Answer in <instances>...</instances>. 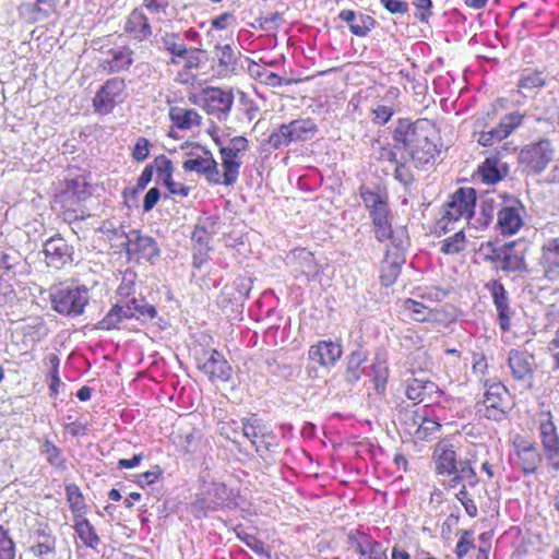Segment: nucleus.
<instances>
[{
    "label": "nucleus",
    "instance_id": "1",
    "mask_svg": "<svg viewBox=\"0 0 559 559\" xmlns=\"http://www.w3.org/2000/svg\"><path fill=\"white\" fill-rule=\"evenodd\" d=\"M186 158L182 163L185 173H197L212 186L233 187L239 179L243 156L249 151V140L237 135L227 145H221L219 164L213 153L199 143H186Z\"/></svg>",
    "mask_w": 559,
    "mask_h": 559
},
{
    "label": "nucleus",
    "instance_id": "2",
    "mask_svg": "<svg viewBox=\"0 0 559 559\" xmlns=\"http://www.w3.org/2000/svg\"><path fill=\"white\" fill-rule=\"evenodd\" d=\"M537 428L543 453L535 441L523 435H515L511 440L515 464L523 475L535 474L543 459L549 471H559V435L550 412L539 414Z\"/></svg>",
    "mask_w": 559,
    "mask_h": 559
},
{
    "label": "nucleus",
    "instance_id": "3",
    "mask_svg": "<svg viewBox=\"0 0 559 559\" xmlns=\"http://www.w3.org/2000/svg\"><path fill=\"white\" fill-rule=\"evenodd\" d=\"M394 148L407 156L415 168L427 170L437 164L441 143L436 132L418 128L412 122H400L393 131Z\"/></svg>",
    "mask_w": 559,
    "mask_h": 559
},
{
    "label": "nucleus",
    "instance_id": "4",
    "mask_svg": "<svg viewBox=\"0 0 559 559\" xmlns=\"http://www.w3.org/2000/svg\"><path fill=\"white\" fill-rule=\"evenodd\" d=\"M476 190L460 187L451 193L441 209V216L431 226V234L441 237L455 229L461 219L471 221L475 214Z\"/></svg>",
    "mask_w": 559,
    "mask_h": 559
},
{
    "label": "nucleus",
    "instance_id": "5",
    "mask_svg": "<svg viewBox=\"0 0 559 559\" xmlns=\"http://www.w3.org/2000/svg\"><path fill=\"white\" fill-rule=\"evenodd\" d=\"M435 472L441 476H453L451 486L454 487L464 479H469L471 484L476 483V472L469 460L457 461L456 451L447 440L439 441L432 452Z\"/></svg>",
    "mask_w": 559,
    "mask_h": 559
},
{
    "label": "nucleus",
    "instance_id": "6",
    "mask_svg": "<svg viewBox=\"0 0 559 559\" xmlns=\"http://www.w3.org/2000/svg\"><path fill=\"white\" fill-rule=\"evenodd\" d=\"M126 80L119 76L107 79L95 93L92 106L98 115H109L127 98Z\"/></svg>",
    "mask_w": 559,
    "mask_h": 559
},
{
    "label": "nucleus",
    "instance_id": "7",
    "mask_svg": "<svg viewBox=\"0 0 559 559\" xmlns=\"http://www.w3.org/2000/svg\"><path fill=\"white\" fill-rule=\"evenodd\" d=\"M486 391L484 397L477 403L478 412L490 420L500 421L506 418L509 409L508 389L501 382L488 383L485 380Z\"/></svg>",
    "mask_w": 559,
    "mask_h": 559
},
{
    "label": "nucleus",
    "instance_id": "8",
    "mask_svg": "<svg viewBox=\"0 0 559 559\" xmlns=\"http://www.w3.org/2000/svg\"><path fill=\"white\" fill-rule=\"evenodd\" d=\"M218 219L213 216L200 219L191 235L193 266L200 269L209 261L212 237L217 233Z\"/></svg>",
    "mask_w": 559,
    "mask_h": 559
},
{
    "label": "nucleus",
    "instance_id": "9",
    "mask_svg": "<svg viewBox=\"0 0 559 559\" xmlns=\"http://www.w3.org/2000/svg\"><path fill=\"white\" fill-rule=\"evenodd\" d=\"M555 148L548 139H542L521 148L520 164L530 173L540 174L554 158Z\"/></svg>",
    "mask_w": 559,
    "mask_h": 559
},
{
    "label": "nucleus",
    "instance_id": "10",
    "mask_svg": "<svg viewBox=\"0 0 559 559\" xmlns=\"http://www.w3.org/2000/svg\"><path fill=\"white\" fill-rule=\"evenodd\" d=\"M51 305L55 311L60 314H82L88 302L87 289L85 287H60L50 295Z\"/></svg>",
    "mask_w": 559,
    "mask_h": 559
},
{
    "label": "nucleus",
    "instance_id": "11",
    "mask_svg": "<svg viewBox=\"0 0 559 559\" xmlns=\"http://www.w3.org/2000/svg\"><path fill=\"white\" fill-rule=\"evenodd\" d=\"M98 68L106 74L127 72L134 62V51L129 45H115L100 50Z\"/></svg>",
    "mask_w": 559,
    "mask_h": 559
},
{
    "label": "nucleus",
    "instance_id": "12",
    "mask_svg": "<svg viewBox=\"0 0 559 559\" xmlns=\"http://www.w3.org/2000/svg\"><path fill=\"white\" fill-rule=\"evenodd\" d=\"M124 249L128 259L136 262H152L160 253L156 240L151 236L143 235L139 229L129 230Z\"/></svg>",
    "mask_w": 559,
    "mask_h": 559
},
{
    "label": "nucleus",
    "instance_id": "13",
    "mask_svg": "<svg viewBox=\"0 0 559 559\" xmlns=\"http://www.w3.org/2000/svg\"><path fill=\"white\" fill-rule=\"evenodd\" d=\"M59 187L55 201L66 213H76V207L90 195L88 183L83 178L66 179Z\"/></svg>",
    "mask_w": 559,
    "mask_h": 559
},
{
    "label": "nucleus",
    "instance_id": "14",
    "mask_svg": "<svg viewBox=\"0 0 559 559\" xmlns=\"http://www.w3.org/2000/svg\"><path fill=\"white\" fill-rule=\"evenodd\" d=\"M492 548V533L484 532L479 534L477 544H475L474 533L471 530L460 532V538L455 546L457 559H463L472 549L475 550L472 559H489Z\"/></svg>",
    "mask_w": 559,
    "mask_h": 559
},
{
    "label": "nucleus",
    "instance_id": "15",
    "mask_svg": "<svg viewBox=\"0 0 559 559\" xmlns=\"http://www.w3.org/2000/svg\"><path fill=\"white\" fill-rule=\"evenodd\" d=\"M489 292L498 316V324L502 332H510L514 310L511 307L509 293L498 280H490L485 284Z\"/></svg>",
    "mask_w": 559,
    "mask_h": 559
},
{
    "label": "nucleus",
    "instance_id": "16",
    "mask_svg": "<svg viewBox=\"0 0 559 559\" xmlns=\"http://www.w3.org/2000/svg\"><path fill=\"white\" fill-rule=\"evenodd\" d=\"M524 206L516 199L506 200L497 213V227L504 236H512L520 231L524 225Z\"/></svg>",
    "mask_w": 559,
    "mask_h": 559
},
{
    "label": "nucleus",
    "instance_id": "17",
    "mask_svg": "<svg viewBox=\"0 0 559 559\" xmlns=\"http://www.w3.org/2000/svg\"><path fill=\"white\" fill-rule=\"evenodd\" d=\"M46 264L61 270L73 260V248L60 236L55 235L44 243Z\"/></svg>",
    "mask_w": 559,
    "mask_h": 559
},
{
    "label": "nucleus",
    "instance_id": "18",
    "mask_svg": "<svg viewBox=\"0 0 559 559\" xmlns=\"http://www.w3.org/2000/svg\"><path fill=\"white\" fill-rule=\"evenodd\" d=\"M343 355L340 342L320 340L308 349V359L322 368H333Z\"/></svg>",
    "mask_w": 559,
    "mask_h": 559
},
{
    "label": "nucleus",
    "instance_id": "19",
    "mask_svg": "<svg viewBox=\"0 0 559 559\" xmlns=\"http://www.w3.org/2000/svg\"><path fill=\"white\" fill-rule=\"evenodd\" d=\"M201 55L202 50L198 48H189L183 53H180L179 57L169 59L168 63L170 66L183 70V72H177L176 81L179 83L188 84L195 79V76L191 74V71L200 67L202 62Z\"/></svg>",
    "mask_w": 559,
    "mask_h": 559
},
{
    "label": "nucleus",
    "instance_id": "20",
    "mask_svg": "<svg viewBox=\"0 0 559 559\" xmlns=\"http://www.w3.org/2000/svg\"><path fill=\"white\" fill-rule=\"evenodd\" d=\"M539 265L546 280L550 282L559 280V237L548 239L542 246Z\"/></svg>",
    "mask_w": 559,
    "mask_h": 559
},
{
    "label": "nucleus",
    "instance_id": "21",
    "mask_svg": "<svg viewBox=\"0 0 559 559\" xmlns=\"http://www.w3.org/2000/svg\"><path fill=\"white\" fill-rule=\"evenodd\" d=\"M349 539L359 559H389L382 544L370 535L357 531L350 534Z\"/></svg>",
    "mask_w": 559,
    "mask_h": 559
},
{
    "label": "nucleus",
    "instance_id": "22",
    "mask_svg": "<svg viewBox=\"0 0 559 559\" xmlns=\"http://www.w3.org/2000/svg\"><path fill=\"white\" fill-rule=\"evenodd\" d=\"M199 369L207 376L209 380L212 382H227L233 373L231 366L217 349L211 352L207 360L199 365Z\"/></svg>",
    "mask_w": 559,
    "mask_h": 559
},
{
    "label": "nucleus",
    "instance_id": "23",
    "mask_svg": "<svg viewBox=\"0 0 559 559\" xmlns=\"http://www.w3.org/2000/svg\"><path fill=\"white\" fill-rule=\"evenodd\" d=\"M60 0H35L20 5V15L27 23L44 21L57 13Z\"/></svg>",
    "mask_w": 559,
    "mask_h": 559
},
{
    "label": "nucleus",
    "instance_id": "24",
    "mask_svg": "<svg viewBox=\"0 0 559 559\" xmlns=\"http://www.w3.org/2000/svg\"><path fill=\"white\" fill-rule=\"evenodd\" d=\"M234 104L230 91L218 87H209L203 91V106L209 114H226Z\"/></svg>",
    "mask_w": 559,
    "mask_h": 559
},
{
    "label": "nucleus",
    "instance_id": "25",
    "mask_svg": "<svg viewBox=\"0 0 559 559\" xmlns=\"http://www.w3.org/2000/svg\"><path fill=\"white\" fill-rule=\"evenodd\" d=\"M124 33L139 41L148 39L152 36V27L148 17L139 9H134L128 15L124 26Z\"/></svg>",
    "mask_w": 559,
    "mask_h": 559
},
{
    "label": "nucleus",
    "instance_id": "26",
    "mask_svg": "<svg viewBox=\"0 0 559 559\" xmlns=\"http://www.w3.org/2000/svg\"><path fill=\"white\" fill-rule=\"evenodd\" d=\"M477 173L484 183L496 185L508 176L509 167L498 155H493L478 166Z\"/></svg>",
    "mask_w": 559,
    "mask_h": 559
},
{
    "label": "nucleus",
    "instance_id": "27",
    "mask_svg": "<svg viewBox=\"0 0 559 559\" xmlns=\"http://www.w3.org/2000/svg\"><path fill=\"white\" fill-rule=\"evenodd\" d=\"M359 195L369 212V215L389 210V195L384 189H371L365 185L359 187Z\"/></svg>",
    "mask_w": 559,
    "mask_h": 559
},
{
    "label": "nucleus",
    "instance_id": "28",
    "mask_svg": "<svg viewBox=\"0 0 559 559\" xmlns=\"http://www.w3.org/2000/svg\"><path fill=\"white\" fill-rule=\"evenodd\" d=\"M169 118L179 130H191L202 124V116L193 108L173 106L169 108Z\"/></svg>",
    "mask_w": 559,
    "mask_h": 559
},
{
    "label": "nucleus",
    "instance_id": "29",
    "mask_svg": "<svg viewBox=\"0 0 559 559\" xmlns=\"http://www.w3.org/2000/svg\"><path fill=\"white\" fill-rule=\"evenodd\" d=\"M399 153H401V151L395 150L393 146L385 151V157L388 160L395 164L394 178L404 186H409L414 182L415 176L408 165L409 160H407V156L402 153L401 158H399Z\"/></svg>",
    "mask_w": 559,
    "mask_h": 559
},
{
    "label": "nucleus",
    "instance_id": "30",
    "mask_svg": "<svg viewBox=\"0 0 559 559\" xmlns=\"http://www.w3.org/2000/svg\"><path fill=\"white\" fill-rule=\"evenodd\" d=\"M241 430L243 436L250 440L257 452H262L263 444H265V448L267 449V438L274 439L273 436L264 433L263 426L261 425L260 420L255 418L243 419L241 424Z\"/></svg>",
    "mask_w": 559,
    "mask_h": 559
},
{
    "label": "nucleus",
    "instance_id": "31",
    "mask_svg": "<svg viewBox=\"0 0 559 559\" xmlns=\"http://www.w3.org/2000/svg\"><path fill=\"white\" fill-rule=\"evenodd\" d=\"M73 521V530L82 544L86 548L97 549L100 544V537L96 532L95 526L91 523V521L85 516L78 518Z\"/></svg>",
    "mask_w": 559,
    "mask_h": 559
},
{
    "label": "nucleus",
    "instance_id": "32",
    "mask_svg": "<svg viewBox=\"0 0 559 559\" xmlns=\"http://www.w3.org/2000/svg\"><path fill=\"white\" fill-rule=\"evenodd\" d=\"M367 361V355L362 350H354L346 358V365L344 370V380L347 383H356L360 380L365 372V362Z\"/></svg>",
    "mask_w": 559,
    "mask_h": 559
},
{
    "label": "nucleus",
    "instance_id": "33",
    "mask_svg": "<svg viewBox=\"0 0 559 559\" xmlns=\"http://www.w3.org/2000/svg\"><path fill=\"white\" fill-rule=\"evenodd\" d=\"M402 309L407 313L408 318L416 322H433L437 321V311L430 309L423 302L406 298L402 302Z\"/></svg>",
    "mask_w": 559,
    "mask_h": 559
},
{
    "label": "nucleus",
    "instance_id": "34",
    "mask_svg": "<svg viewBox=\"0 0 559 559\" xmlns=\"http://www.w3.org/2000/svg\"><path fill=\"white\" fill-rule=\"evenodd\" d=\"M293 142H305L314 136L318 126L311 118H299L287 123Z\"/></svg>",
    "mask_w": 559,
    "mask_h": 559
},
{
    "label": "nucleus",
    "instance_id": "35",
    "mask_svg": "<svg viewBox=\"0 0 559 559\" xmlns=\"http://www.w3.org/2000/svg\"><path fill=\"white\" fill-rule=\"evenodd\" d=\"M67 502L72 513V520L85 516L88 511L82 490L76 484H67L64 487Z\"/></svg>",
    "mask_w": 559,
    "mask_h": 559
},
{
    "label": "nucleus",
    "instance_id": "36",
    "mask_svg": "<svg viewBox=\"0 0 559 559\" xmlns=\"http://www.w3.org/2000/svg\"><path fill=\"white\" fill-rule=\"evenodd\" d=\"M508 364L514 379L526 380L532 378L533 369L525 353L518 349L510 350Z\"/></svg>",
    "mask_w": 559,
    "mask_h": 559
},
{
    "label": "nucleus",
    "instance_id": "37",
    "mask_svg": "<svg viewBox=\"0 0 559 559\" xmlns=\"http://www.w3.org/2000/svg\"><path fill=\"white\" fill-rule=\"evenodd\" d=\"M526 266L525 252L515 250L514 241L506 246L502 269L509 272H518L526 270Z\"/></svg>",
    "mask_w": 559,
    "mask_h": 559
},
{
    "label": "nucleus",
    "instance_id": "38",
    "mask_svg": "<svg viewBox=\"0 0 559 559\" xmlns=\"http://www.w3.org/2000/svg\"><path fill=\"white\" fill-rule=\"evenodd\" d=\"M525 115L521 112H511L504 115L499 123L493 128L496 133V141L507 139L516 128H519L524 120Z\"/></svg>",
    "mask_w": 559,
    "mask_h": 559
},
{
    "label": "nucleus",
    "instance_id": "39",
    "mask_svg": "<svg viewBox=\"0 0 559 559\" xmlns=\"http://www.w3.org/2000/svg\"><path fill=\"white\" fill-rule=\"evenodd\" d=\"M44 364L49 367V372L47 374V378L49 379V394L52 397H57L61 386V379L59 374L60 358L57 354L51 353L44 358Z\"/></svg>",
    "mask_w": 559,
    "mask_h": 559
},
{
    "label": "nucleus",
    "instance_id": "40",
    "mask_svg": "<svg viewBox=\"0 0 559 559\" xmlns=\"http://www.w3.org/2000/svg\"><path fill=\"white\" fill-rule=\"evenodd\" d=\"M370 217L376 238L380 242L391 239L393 229L389 219V210L371 214Z\"/></svg>",
    "mask_w": 559,
    "mask_h": 559
},
{
    "label": "nucleus",
    "instance_id": "41",
    "mask_svg": "<svg viewBox=\"0 0 559 559\" xmlns=\"http://www.w3.org/2000/svg\"><path fill=\"white\" fill-rule=\"evenodd\" d=\"M40 453L46 456L47 462L55 468L66 469L67 460L62 454L60 448H58L52 441L45 439L40 445Z\"/></svg>",
    "mask_w": 559,
    "mask_h": 559
},
{
    "label": "nucleus",
    "instance_id": "42",
    "mask_svg": "<svg viewBox=\"0 0 559 559\" xmlns=\"http://www.w3.org/2000/svg\"><path fill=\"white\" fill-rule=\"evenodd\" d=\"M467 238L461 229L441 241L440 252L447 255L461 253L466 249Z\"/></svg>",
    "mask_w": 559,
    "mask_h": 559
},
{
    "label": "nucleus",
    "instance_id": "43",
    "mask_svg": "<svg viewBox=\"0 0 559 559\" xmlns=\"http://www.w3.org/2000/svg\"><path fill=\"white\" fill-rule=\"evenodd\" d=\"M45 535L44 542H37L29 546L28 552L37 559H52L57 552V540L56 537Z\"/></svg>",
    "mask_w": 559,
    "mask_h": 559
},
{
    "label": "nucleus",
    "instance_id": "44",
    "mask_svg": "<svg viewBox=\"0 0 559 559\" xmlns=\"http://www.w3.org/2000/svg\"><path fill=\"white\" fill-rule=\"evenodd\" d=\"M249 70L260 81V83L271 87H280L284 84L288 85L292 83V81L285 82L282 76L265 68L260 67L258 63H253Z\"/></svg>",
    "mask_w": 559,
    "mask_h": 559
},
{
    "label": "nucleus",
    "instance_id": "45",
    "mask_svg": "<svg viewBox=\"0 0 559 559\" xmlns=\"http://www.w3.org/2000/svg\"><path fill=\"white\" fill-rule=\"evenodd\" d=\"M441 424L435 418H423L415 431V438L418 441L430 442L437 438L440 432Z\"/></svg>",
    "mask_w": 559,
    "mask_h": 559
},
{
    "label": "nucleus",
    "instance_id": "46",
    "mask_svg": "<svg viewBox=\"0 0 559 559\" xmlns=\"http://www.w3.org/2000/svg\"><path fill=\"white\" fill-rule=\"evenodd\" d=\"M151 164L153 171L157 174L158 181L166 186L173 179L174 175V164L171 159L160 154L156 156Z\"/></svg>",
    "mask_w": 559,
    "mask_h": 559
},
{
    "label": "nucleus",
    "instance_id": "47",
    "mask_svg": "<svg viewBox=\"0 0 559 559\" xmlns=\"http://www.w3.org/2000/svg\"><path fill=\"white\" fill-rule=\"evenodd\" d=\"M546 85V79L543 71L526 70L524 71L518 82L519 90H535Z\"/></svg>",
    "mask_w": 559,
    "mask_h": 559
},
{
    "label": "nucleus",
    "instance_id": "48",
    "mask_svg": "<svg viewBox=\"0 0 559 559\" xmlns=\"http://www.w3.org/2000/svg\"><path fill=\"white\" fill-rule=\"evenodd\" d=\"M401 272V265L396 261H391L388 255L381 263L380 281L384 286L393 285Z\"/></svg>",
    "mask_w": 559,
    "mask_h": 559
},
{
    "label": "nucleus",
    "instance_id": "49",
    "mask_svg": "<svg viewBox=\"0 0 559 559\" xmlns=\"http://www.w3.org/2000/svg\"><path fill=\"white\" fill-rule=\"evenodd\" d=\"M290 143H293V140L287 123L278 126L267 138V144L273 150L288 146Z\"/></svg>",
    "mask_w": 559,
    "mask_h": 559
},
{
    "label": "nucleus",
    "instance_id": "50",
    "mask_svg": "<svg viewBox=\"0 0 559 559\" xmlns=\"http://www.w3.org/2000/svg\"><path fill=\"white\" fill-rule=\"evenodd\" d=\"M16 545L10 531L0 525V559H15Z\"/></svg>",
    "mask_w": 559,
    "mask_h": 559
},
{
    "label": "nucleus",
    "instance_id": "51",
    "mask_svg": "<svg viewBox=\"0 0 559 559\" xmlns=\"http://www.w3.org/2000/svg\"><path fill=\"white\" fill-rule=\"evenodd\" d=\"M163 44L166 51L170 55V58L179 57L180 53H183L189 49L185 41L176 33L165 34L163 37Z\"/></svg>",
    "mask_w": 559,
    "mask_h": 559
},
{
    "label": "nucleus",
    "instance_id": "52",
    "mask_svg": "<svg viewBox=\"0 0 559 559\" xmlns=\"http://www.w3.org/2000/svg\"><path fill=\"white\" fill-rule=\"evenodd\" d=\"M122 306L115 305L106 316L97 323V329L99 330H114L119 326L122 320Z\"/></svg>",
    "mask_w": 559,
    "mask_h": 559
},
{
    "label": "nucleus",
    "instance_id": "53",
    "mask_svg": "<svg viewBox=\"0 0 559 559\" xmlns=\"http://www.w3.org/2000/svg\"><path fill=\"white\" fill-rule=\"evenodd\" d=\"M130 304L135 319H154L157 314L155 307L147 304L143 298H132Z\"/></svg>",
    "mask_w": 559,
    "mask_h": 559
},
{
    "label": "nucleus",
    "instance_id": "54",
    "mask_svg": "<svg viewBox=\"0 0 559 559\" xmlns=\"http://www.w3.org/2000/svg\"><path fill=\"white\" fill-rule=\"evenodd\" d=\"M211 493L216 498L217 504H228L236 499L234 490L221 481L212 484Z\"/></svg>",
    "mask_w": 559,
    "mask_h": 559
},
{
    "label": "nucleus",
    "instance_id": "55",
    "mask_svg": "<svg viewBox=\"0 0 559 559\" xmlns=\"http://www.w3.org/2000/svg\"><path fill=\"white\" fill-rule=\"evenodd\" d=\"M374 24L376 21L371 16L359 14L350 25L349 29L354 35L364 37L370 32Z\"/></svg>",
    "mask_w": 559,
    "mask_h": 559
},
{
    "label": "nucleus",
    "instance_id": "56",
    "mask_svg": "<svg viewBox=\"0 0 559 559\" xmlns=\"http://www.w3.org/2000/svg\"><path fill=\"white\" fill-rule=\"evenodd\" d=\"M415 8L414 16L420 23L426 24L432 15V0H412Z\"/></svg>",
    "mask_w": 559,
    "mask_h": 559
},
{
    "label": "nucleus",
    "instance_id": "57",
    "mask_svg": "<svg viewBox=\"0 0 559 559\" xmlns=\"http://www.w3.org/2000/svg\"><path fill=\"white\" fill-rule=\"evenodd\" d=\"M151 147L152 144L148 139L138 138L131 152L132 158L138 163L144 162L150 155Z\"/></svg>",
    "mask_w": 559,
    "mask_h": 559
},
{
    "label": "nucleus",
    "instance_id": "58",
    "mask_svg": "<svg viewBox=\"0 0 559 559\" xmlns=\"http://www.w3.org/2000/svg\"><path fill=\"white\" fill-rule=\"evenodd\" d=\"M456 498L461 501L463 504L466 513L471 518H475L477 515L478 509L474 500L468 496V492L465 488V486L462 487V489L456 493Z\"/></svg>",
    "mask_w": 559,
    "mask_h": 559
},
{
    "label": "nucleus",
    "instance_id": "59",
    "mask_svg": "<svg viewBox=\"0 0 559 559\" xmlns=\"http://www.w3.org/2000/svg\"><path fill=\"white\" fill-rule=\"evenodd\" d=\"M372 115L376 123L385 124L394 115V108L392 106L378 105L372 109Z\"/></svg>",
    "mask_w": 559,
    "mask_h": 559
},
{
    "label": "nucleus",
    "instance_id": "60",
    "mask_svg": "<svg viewBox=\"0 0 559 559\" xmlns=\"http://www.w3.org/2000/svg\"><path fill=\"white\" fill-rule=\"evenodd\" d=\"M472 370L476 376L484 377L488 371V362L484 353H474L472 356Z\"/></svg>",
    "mask_w": 559,
    "mask_h": 559
},
{
    "label": "nucleus",
    "instance_id": "61",
    "mask_svg": "<svg viewBox=\"0 0 559 559\" xmlns=\"http://www.w3.org/2000/svg\"><path fill=\"white\" fill-rule=\"evenodd\" d=\"M162 474V468L158 465H155L152 471L139 474L136 483L142 487L145 485H152L160 478Z\"/></svg>",
    "mask_w": 559,
    "mask_h": 559
},
{
    "label": "nucleus",
    "instance_id": "62",
    "mask_svg": "<svg viewBox=\"0 0 559 559\" xmlns=\"http://www.w3.org/2000/svg\"><path fill=\"white\" fill-rule=\"evenodd\" d=\"M180 441L177 444L178 450L182 454H192L195 451L197 442L193 432H189L185 436H180Z\"/></svg>",
    "mask_w": 559,
    "mask_h": 559
},
{
    "label": "nucleus",
    "instance_id": "63",
    "mask_svg": "<svg viewBox=\"0 0 559 559\" xmlns=\"http://www.w3.org/2000/svg\"><path fill=\"white\" fill-rule=\"evenodd\" d=\"M160 199V191L158 188L156 187H153L151 189H148V191L145 193L144 195V199H143V205H142V209H143V212H150L152 211L155 205L158 203Z\"/></svg>",
    "mask_w": 559,
    "mask_h": 559
},
{
    "label": "nucleus",
    "instance_id": "64",
    "mask_svg": "<svg viewBox=\"0 0 559 559\" xmlns=\"http://www.w3.org/2000/svg\"><path fill=\"white\" fill-rule=\"evenodd\" d=\"M547 350L554 361V369L559 370V325L548 343Z\"/></svg>",
    "mask_w": 559,
    "mask_h": 559
}]
</instances>
